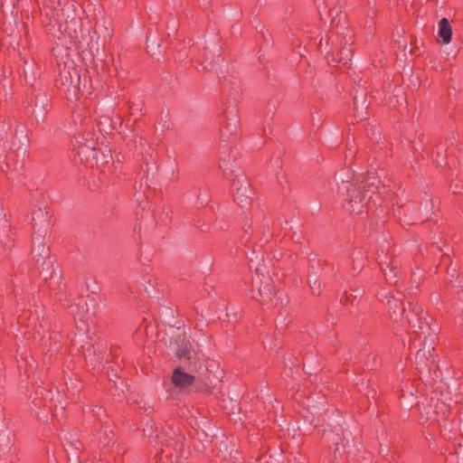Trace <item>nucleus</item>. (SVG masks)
Returning a JSON list of instances; mask_svg holds the SVG:
<instances>
[{
	"label": "nucleus",
	"instance_id": "f257e3e1",
	"mask_svg": "<svg viewBox=\"0 0 463 463\" xmlns=\"http://www.w3.org/2000/svg\"><path fill=\"white\" fill-rule=\"evenodd\" d=\"M410 311L406 315V319L410 326L413 329V333L418 335L420 340L421 335L424 339L430 335V333H435L436 329L432 328L426 317H422L423 309L417 304L409 303Z\"/></svg>",
	"mask_w": 463,
	"mask_h": 463
},
{
	"label": "nucleus",
	"instance_id": "f03ea898",
	"mask_svg": "<svg viewBox=\"0 0 463 463\" xmlns=\"http://www.w3.org/2000/svg\"><path fill=\"white\" fill-rule=\"evenodd\" d=\"M365 182L364 179L361 183L355 184H349V181L342 180L340 185H338V193L341 194H346L349 197V203L353 212H360V208L357 207L359 203H362L364 196L362 195V190L365 187L363 184Z\"/></svg>",
	"mask_w": 463,
	"mask_h": 463
},
{
	"label": "nucleus",
	"instance_id": "7ed1b4c3",
	"mask_svg": "<svg viewBox=\"0 0 463 463\" xmlns=\"http://www.w3.org/2000/svg\"><path fill=\"white\" fill-rule=\"evenodd\" d=\"M424 347L420 349L416 354V364L419 370H422L428 366L429 362H434L432 357V352L434 351V347L432 346V342L427 343L426 339L423 338Z\"/></svg>",
	"mask_w": 463,
	"mask_h": 463
},
{
	"label": "nucleus",
	"instance_id": "20e7f679",
	"mask_svg": "<svg viewBox=\"0 0 463 463\" xmlns=\"http://www.w3.org/2000/svg\"><path fill=\"white\" fill-rule=\"evenodd\" d=\"M74 149H78V154H84L87 155L88 152L92 153V157L96 159L97 161L99 160V154L95 152L96 146H95V141L92 139H90L88 137H85L84 136H80L76 137L75 139Z\"/></svg>",
	"mask_w": 463,
	"mask_h": 463
},
{
	"label": "nucleus",
	"instance_id": "39448f33",
	"mask_svg": "<svg viewBox=\"0 0 463 463\" xmlns=\"http://www.w3.org/2000/svg\"><path fill=\"white\" fill-rule=\"evenodd\" d=\"M252 191L250 184L243 181L237 188L236 202L241 209H246L250 204Z\"/></svg>",
	"mask_w": 463,
	"mask_h": 463
},
{
	"label": "nucleus",
	"instance_id": "423d86ee",
	"mask_svg": "<svg viewBox=\"0 0 463 463\" xmlns=\"http://www.w3.org/2000/svg\"><path fill=\"white\" fill-rule=\"evenodd\" d=\"M388 312L393 320L401 318L404 313L405 307L402 305V298L392 296L387 300Z\"/></svg>",
	"mask_w": 463,
	"mask_h": 463
},
{
	"label": "nucleus",
	"instance_id": "0eeeda50",
	"mask_svg": "<svg viewBox=\"0 0 463 463\" xmlns=\"http://www.w3.org/2000/svg\"><path fill=\"white\" fill-rule=\"evenodd\" d=\"M173 383L179 388H186L194 382V376L177 368L172 376Z\"/></svg>",
	"mask_w": 463,
	"mask_h": 463
},
{
	"label": "nucleus",
	"instance_id": "6e6552de",
	"mask_svg": "<svg viewBox=\"0 0 463 463\" xmlns=\"http://www.w3.org/2000/svg\"><path fill=\"white\" fill-rule=\"evenodd\" d=\"M238 123L239 120L236 114H231L230 116H228L227 122L224 127L225 130L221 131V137L222 141H225L230 136L233 135L236 132Z\"/></svg>",
	"mask_w": 463,
	"mask_h": 463
},
{
	"label": "nucleus",
	"instance_id": "1a4fd4ad",
	"mask_svg": "<svg viewBox=\"0 0 463 463\" xmlns=\"http://www.w3.org/2000/svg\"><path fill=\"white\" fill-rule=\"evenodd\" d=\"M439 36L442 43L448 44L451 41L452 29L447 18H442L439 23Z\"/></svg>",
	"mask_w": 463,
	"mask_h": 463
},
{
	"label": "nucleus",
	"instance_id": "9d476101",
	"mask_svg": "<svg viewBox=\"0 0 463 463\" xmlns=\"http://www.w3.org/2000/svg\"><path fill=\"white\" fill-rule=\"evenodd\" d=\"M260 271L261 269L260 268H257L258 278L261 284V286L258 289L259 296L261 298L269 297L272 294L269 284L270 279L269 278H266L264 274L261 273Z\"/></svg>",
	"mask_w": 463,
	"mask_h": 463
},
{
	"label": "nucleus",
	"instance_id": "9b49d317",
	"mask_svg": "<svg viewBox=\"0 0 463 463\" xmlns=\"http://www.w3.org/2000/svg\"><path fill=\"white\" fill-rule=\"evenodd\" d=\"M191 347L189 341H183L182 345L177 348L175 347V349L178 357L190 359L192 356Z\"/></svg>",
	"mask_w": 463,
	"mask_h": 463
},
{
	"label": "nucleus",
	"instance_id": "f8f14e48",
	"mask_svg": "<svg viewBox=\"0 0 463 463\" xmlns=\"http://www.w3.org/2000/svg\"><path fill=\"white\" fill-rule=\"evenodd\" d=\"M156 438L160 439L162 444H165V447H173L174 449H179V444L181 443V438H179L176 441H175L171 437L165 436L163 433L160 435H156Z\"/></svg>",
	"mask_w": 463,
	"mask_h": 463
},
{
	"label": "nucleus",
	"instance_id": "ddd939ff",
	"mask_svg": "<svg viewBox=\"0 0 463 463\" xmlns=\"http://www.w3.org/2000/svg\"><path fill=\"white\" fill-rule=\"evenodd\" d=\"M68 76L70 77V84L68 85V88L72 87L74 90L78 88V84L80 82V77L76 71H68L66 74L64 75V78L66 80H68Z\"/></svg>",
	"mask_w": 463,
	"mask_h": 463
},
{
	"label": "nucleus",
	"instance_id": "4468645a",
	"mask_svg": "<svg viewBox=\"0 0 463 463\" xmlns=\"http://www.w3.org/2000/svg\"><path fill=\"white\" fill-rule=\"evenodd\" d=\"M309 286L313 291V294L319 293L320 284L316 275H310L308 278Z\"/></svg>",
	"mask_w": 463,
	"mask_h": 463
},
{
	"label": "nucleus",
	"instance_id": "2eb2a0df",
	"mask_svg": "<svg viewBox=\"0 0 463 463\" xmlns=\"http://www.w3.org/2000/svg\"><path fill=\"white\" fill-rule=\"evenodd\" d=\"M38 259H36V262H40L41 259L44 260L48 257V249L43 245H39L37 248Z\"/></svg>",
	"mask_w": 463,
	"mask_h": 463
},
{
	"label": "nucleus",
	"instance_id": "dca6fc26",
	"mask_svg": "<svg viewBox=\"0 0 463 463\" xmlns=\"http://www.w3.org/2000/svg\"><path fill=\"white\" fill-rule=\"evenodd\" d=\"M71 7L72 6H67L65 9L62 10L63 15L66 17V23H68L69 20H71V22L74 21V17H72L71 14H70Z\"/></svg>",
	"mask_w": 463,
	"mask_h": 463
},
{
	"label": "nucleus",
	"instance_id": "f3484780",
	"mask_svg": "<svg viewBox=\"0 0 463 463\" xmlns=\"http://www.w3.org/2000/svg\"><path fill=\"white\" fill-rule=\"evenodd\" d=\"M444 408H445V403L444 402H441L440 404H435V408L433 410V413L435 414H439V413H442L444 414Z\"/></svg>",
	"mask_w": 463,
	"mask_h": 463
},
{
	"label": "nucleus",
	"instance_id": "a211bd4d",
	"mask_svg": "<svg viewBox=\"0 0 463 463\" xmlns=\"http://www.w3.org/2000/svg\"><path fill=\"white\" fill-rule=\"evenodd\" d=\"M352 51L350 49H344L341 52V59H348V57L351 55Z\"/></svg>",
	"mask_w": 463,
	"mask_h": 463
},
{
	"label": "nucleus",
	"instance_id": "6ab92c4d",
	"mask_svg": "<svg viewBox=\"0 0 463 463\" xmlns=\"http://www.w3.org/2000/svg\"><path fill=\"white\" fill-rule=\"evenodd\" d=\"M105 152L106 151H101V156H102L101 161H102V163H108V157L109 156Z\"/></svg>",
	"mask_w": 463,
	"mask_h": 463
},
{
	"label": "nucleus",
	"instance_id": "aec40b11",
	"mask_svg": "<svg viewBox=\"0 0 463 463\" xmlns=\"http://www.w3.org/2000/svg\"><path fill=\"white\" fill-rule=\"evenodd\" d=\"M372 179H373V180H372V181H370V180H371V178H370V177L368 178V182H367L368 186L375 185L376 181H377V180H376V178H375V177H373Z\"/></svg>",
	"mask_w": 463,
	"mask_h": 463
},
{
	"label": "nucleus",
	"instance_id": "412c9836",
	"mask_svg": "<svg viewBox=\"0 0 463 463\" xmlns=\"http://www.w3.org/2000/svg\"><path fill=\"white\" fill-rule=\"evenodd\" d=\"M341 451H342V449H340V446L337 444L336 448H335V456L336 455L342 456V452Z\"/></svg>",
	"mask_w": 463,
	"mask_h": 463
},
{
	"label": "nucleus",
	"instance_id": "4be33fe9",
	"mask_svg": "<svg viewBox=\"0 0 463 463\" xmlns=\"http://www.w3.org/2000/svg\"><path fill=\"white\" fill-rule=\"evenodd\" d=\"M382 269H383V273H384V276H385L386 279H387L388 281H391V278L389 277V276H390V274H389V273H387L386 269H383V267H382Z\"/></svg>",
	"mask_w": 463,
	"mask_h": 463
},
{
	"label": "nucleus",
	"instance_id": "5701e85b",
	"mask_svg": "<svg viewBox=\"0 0 463 463\" xmlns=\"http://www.w3.org/2000/svg\"><path fill=\"white\" fill-rule=\"evenodd\" d=\"M426 414H427L426 420H431L432 419V416L430 415V411H427Z\"/></svg>",
	"mask_w": 463,
	"mask_h": 463
},
{
	"label": "nucleus",
	"instance_id": "b1692460",
	"mask_svg": "<svg viewBox=\"0 0 463 463\" xmlns=\"http://www.w3.org/2000/svg\"><path fill=\"white\" fill-rule=\"evenodd\" d=\"M357 103H358V99H357V98H354V104L356 107H357Z\"/></svg>",
	"mask_w": 463,
	"mask_h": 463
},
{
	"label": "nucleus",
	"instance_id": "393cba45",
	"mask_svg": "<svg viewBox=\"0 0 463 463\" xmlns=\"http://www.w3.org/2000/svg\"><path fill=\"white\" fill-rule=\"evenodd\" d=\"M71 388H76V386L73 384V383H71Z\"/></svg>",
	"mask_w": 463,
	"mask_h": 463
},
{
	"label": "nucleus",
	"instance_id": "a878e982",
	"mask_svg": "<svg viewBox=\"0 0 463 463\" xmlns=\"http://www.w3.org/2000/svg\"><path fill=\"white\" fill-rule=\"evenodd\" d=\"M414 323H415L416 325H419V321H418V320H415V321H414Z\"/></svg>",
	"mask_w": 463,
	"mask_h": 463
}]
</instances>
